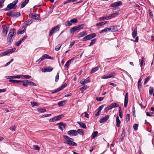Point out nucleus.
I'll return each mask as SVG.
<instances>
[{
  "instance_id": "1",
  "label": "nucleus",
  "mask_w": 154,
  "mask_h": 154,
  "mask_svg": "<svg viewBox=\"0 0 154 154\" xmlns=\"http://www.w3.org/2000/svg\"><path fill=\"white\" fill-rule=\"evenodd\" d=\"M16 34L15 29L14 28L10 29L7 38V43L9 45H11L12 43Z\"/></svg>"
},
{
  "instance_id": "2",
  "label": "nucleus",
  "mask_w": 154,
  "mask_h": 154,
  "mask_svg": "<svg viewBox=\"0 0 154 154\" xmlns=\"http://www.w3.org/2000/svg\"><path fill=\"white\" fill-rule=\"evenodd\" d=\"M64 138L66 140L65 142V143L68 144H77L75 143L73 141V140L72 138L69 137L67 136H64Z\"/></svg>"
},
{
  "instance_id": "3",
  "label": "nucleus",
  "mask_w": 154,
  "mask_h": 154,
  "mask_svg": "<svg viewBox=\"0 0 154 154\" xmlns=\"http://www.w3.org/2000/svg\"><path fill=\"white\" fill-rule=\"evenodd\" d=\"M84 26V24H82L80 25L75 26L70 29V32L72 33L77 30H79L80 29H82L83 28Z\"/></svg>"
},
{
  "instance_id": "4",
  "label": "nucleus",
  "mask_w": 154,
  "mask_h": 154,
  "mask_svg": "<svg viewBox=\"0 0 154 154\" xmlns=\"http://www.w3.org/2000/svg\"><path fill=\"white\" fill-rule=\"evenodd\" d=\"M16 50L15 48H12L9 49L7 51L2 53L0 54V56L2 57L6 56L9 54H11L15 51Z\"/></svg>"
},
{
  "instance_id": "5",
  "label": "nucleus",
  "mask_w": 154,
  "mask_h": 154,
  "mask_svg": "<svg viewBox=\"0 0 154 154\" xmlns=\"http://www.w3.org/2000/svg\"><path fill=\"white\" fill-rule=\"evenodd\" d=\"M96 36V34L94 33L91 34L83 38H82V41H85L90 40L95 37Z\"/></svg>"
},
{
  "instance_id": "6",
  "label": "nucleus",
  "mask_w": 154,
  "mask_h": 154,
  "mask_svg": "<svg viewBox=\"0 0 154 154\" xmlns=\"http://www.w3.org/2000/svg\"><path fill=\"white\" fill-rule=\"evenodd\" d=\"M60 26V25H58L55 27L53 28L52 29L50 32L49 36H51L53 34L56 32L57 31H59Z\"/></svg>"
},
{
  "instance_id": "7",
  "label": "nucleus",
  "mask_w": 154,
  "mask_h": 154,
  "mask_svg": "<svg viewBox=\"0 0 154 154\" xmlns=\"http://www.w3.org/2000/svg\"><path fill=\"white\" fill-rule=\"evenodd\" d=\"M9 27V25H3L2 26V28L3 29V32L4 34H5V35H6L7 33Z\"/></svg>"
},
{
  "instance_id": "8",
  "label": "nucleus",
  "mask_w": 154,
  "mask_h": 154,
  "mask_svg": "<svg viewBox=\"0 0 154 154\" xmlns=\"http://www.w3.org/2000/svg\"><path fill=\"white\" fill-rule=\"evenodd\" d=\"M67 134L70 136H76L77 135V131L75 130H69L67 132Z\"/></svg>"
},
{
  "instance_id": "9",
  "label": "nucleus",
  "mask_w": 154,
  "mask_h": 154,
  "mask_svg": "<svg viewBox=\"0 0 154 154\" xmlns=\"http://www.w3.org/2000/svg\"><path fill=\"white\" fill-rule=\"evenodd\" d=\"M46 59H53V57H52L50 56H49L47 54H44L42 55V57L40 58V62H41L43 60Z\"/></svg>"
},
{
  "instance_id": "10",
  "label": "nucleus",
  "mask_w": 154,
  "mask_h": 154,
  "mask_svg": "<svg viewBox=\"0 0 154 154\" xmlns=\"http://www.w3.org/2000/svg\"><path fill=\"white\" fill-rule=\"evenodd\" d=\"M90 82V81L88 79V77L86 79H83L80 82V83L82 85H85L87 83Z\"/></svg>"
},
{
  "instance_id": "11",
  "label": "nucleus",
  "mask_w": 154,
  "mask_h": 154,
  "mask_svg": "<svg viewBox=\"0 0 154 154\" xmlns=\"http://www.w3.org/2000/svg\"><path fill=\"white\" fill-rule=\"evenodd\" d=\"M122 5V2L120 1H118L114 3L111 4L110 7H117L119 6H120Z\"/></svg>"
},
{
  "instance_id": "12",
  "label": "nucleus",
  "mask_w": 154,
  "mask_h": 154,
  "mask_svg": "<svg viewBox=\"0 0 154 154\" xmlns=\"http://www.w3.org/2000/svg\"><path fill=\"white\" fill-rule=\"evenodd\" d=\"M56 125L59 126V128L62 131H63V128L64 129L66 125V124L61 122L57 123Z\"/></svg>"
},
{
  "instance_id": "13",
  "label": "nucleus",
  "mask_w": 154,
  "mask_h": 154,
  "mask_svg": "<svg viewBox=\"0 0 154 154\" xmlns=\"http://www.w3.org/2000/svg\"><path fill=\"white\" fill-rule=\"evenodd\" d=\"M128 93H126L125 96V98L124 106L125 108H126L127 106L128 103Z\"/></svg>"
},
{
  "instance_id": "14",
  "label": "nucleus",
  "mask_w": 154,
  "mask_h": 154,
  "mask_svg": "<svg viewBox=\"0 0 154 154\" xmlns=\"http://www.w3.org/2000/svg\"><path fill=\"white\" fill-rule=\"evenodd\" d=\"M109 116L107 115L105 116L102 118L100 120V123H102L106 121L109 118Z\"/></svg>"
},
{
  "instance_id": "15",
  "label": "nucleus",
  "mask_w": 154,
  "mask_h": 154,
  "mask_svg": "<svg viewBox=\"0 0 154 154\" xmlns=\"http://www.w3.org/2000/svg\"><path fill=\"white\" fill-rule=\"evenodd\" d=\"M15 6L13 5L12 3H10L7 6V7L5 9V10H9L10 9L14 8L15 9L16 8V7H15Z\"/></svg>"
},
{
  "instance_id": "16",
  "label": "nucleus",
  "mask_w": 154,
  "mask_h": 154,
  "mask_svg": "<svg viewBox=\"0 0 154 154\" xmlns=\"http://www.w3.org/2000/svg\"><path fill=\"white\" fill-rule=\"evenodd\" d=\"M38 16V14L36 13H30L29 15V17L32 19L38 18L37 17Z\"/></svg>"
},
{
  "instance_id": "17",
  "label": "nucleus",
  "mask_w": 154,
  "mask_h": 154,
  "mask_svg": "<svg viewBox=\"0 0 154 154\" xmlns=\"http://www.w3.org/2000/svg\"><path fill=\"white\" fill-rule=\"evenodd\" d=\"M104 105H102L100 106L98 109V111L96 113V114L95 115V116H99L100 115V113L101 112V110L104 107Z\"/></svg>"
},
{
  "instance_id": "18",
  "label": "nucleus",
  "mask_w": 154,
  "mask_h": 154,
  "mask_svg": "<svg viewBox=\"0 0 154 154\" xmlns=\"http://www.w3.org/2000/svg\"><path fill=\"white\" fill-rule=\"evenodd\" d=\"M28 81H29L28 80H25L23 81H21V82H22L23 83V86L25 87H27L29 85V82Z\"/></svg>"
},
{
  "instance_id": "19",
  "label": "nucleus",
  "mask_w": 154,
  "mask_h": 154,
  "mask_svg": "<svg viewBox=\"0 0 154 154\" xmlns=\"http://www.w3.org/2000/svg\"><path fill=\"white\" fill-rule=\"evenodd\" d=\"M117 26H112L109 28L110 29V31L111 32H115L118 30L117 28Z\"/></svg>"
},
{
  "instance_id": "20",
  "label": "nucleus",
  "mask_w": 154,
  "mask_h": 154,
  "mask_svg": "<svg viewBox=\"0 0 154 154\" xmlns=\"http://www.w3.org/2000/svg\"><path fill=\"white\" fill-rule=\"evenodd\" d=\"M77 123L80 125V126L83 128L86 129V125L82 122H77Z\"/></svg>"
},
{
  "instance_id": "21",
  "label": "nucleus",
  "mask_w": 154,
  "mask_h": 154,
  "mask_svg": "<svg viewBox=\"0 0 154 154\" xmlns=\"http://www.w3.org/2000/svg\"><path fill=\"white\" fill-rule=\"evenodd\" d=\"M114 107V106L113 105V104H111L110 105L106 108L105 109L106 111L107 112L109 110H110L112 108H113Z\"/></svg>"
},
{
  "instance_id": "22",
  "label": "nucleus",
  "mask_w": 154,
  "mask_h": 154,
  "mask_svg": "<svg viewBox=\"0 0 154 154\" xmlns=\"http://www.w3.org/2000/svg\"><path fill=\"white\" fill-rule=\"evenodd\" d=\"M137 30L136 28L134 29L132 33V36L133 38H134L137 35Z\"/></svg>"
},
{
  "instance_id": "23",
  "label": "nucleus",
  "mask_w": 154,
  "mask_h": 154,
  "mask_svg": "<svg viewBox=\"0 0 154 154\" xmlns=\"http://www.w3.org/2000/svg\"><path fill=\"white\" fill-rule=\"evenodd\" d=\"M99 67L97 66L94 68H92L91 70V72H90V74H92L94 73L96 71H97L99 69Z\"/></svg>"
},
{
  "instance_id": "24",
  "label": "nucleus",
  "mask_w": 154,
  "mask_h": 154,
  "mask_svg": "<svg viewBox=\"0 0 154 154\" xmlns=\"http://www.w3.org/2000/svg\"><path fill=\"white\" fill-rule=\"evenodd\" d=\"M21 78L22 79H29L31 77V76L29 75H21Z\"/></svg>"
},
{
  "instance_id": "25",
  "label": "nucleus",
  "mask_w": 154,
  "mask_h": 154,
  "mask_svg": "<svg viewBox=\"0 0 154 154\" xmlns=\"http://www.w3.org/2000/svg\"><path fill=\"white\" fill-rule=\"evenodd\" d=\"M116 125L117 127H119L120 126L121 123V121L119 119V117L118 116H117L116 117Z\"/></svg>"
},
{
  "instance_id": "26",
  "label": "nucleus",
  "mask_w": 154,
  "mask_h": 154,
  "mask_svg": "<svg viewBox=\"0 0 154 154\" xmlns=\"http://www.w3.org/2000/svg\"><path fill=\"white\" fill-rule=\"evenodd\" d=\"M110 29H109V28L106 27L104 29H102L100 31V33H103L105 32H110Z\"/></svg>"
},
{
  "instance_id": "27",
  "label": "nucleus",
  "mask_w": 154,
  "mask_h": 154,
  "mask_svg": "<svg viewBox=\"0 0 154 154\" xmlns=\"http://www.w3.org/2000/svg\"><path fill=\"white\" fill-rule=\"evenodd\" d=\"M108 23V21H104L99 23H97L96 24V26H102L106 24L107 23Z\"/></svg>"
},
{
  "instance_id": "28",
  "label": "nucleus",
  "mask_w": 154,
  "mask_h": 154,
  "mask_svg": "<svg viewBox=\"0 0 154 154\" xmlns=\"http://www.w3.org/2000/svg\"><path fill=\"white\" fill-rule=\"evenodd\" d=\"M86 34H87L85 32H81L78 34V37L79 38L83 37Z\"/></svg>"
},
{
  "instance_id": "29",
  "label": "nucleus",
  "mask_w": 154,
  "mask_h": 154,
  "mask_svg": "<svg viewBox=\"0 0 154 154\" xmlns=\"http://www.w3.org/2000/svg\"><path fill=\"white\" fill-rule=\"evenodd\" d=\"M98 134V132L95 131L91 135V137L92 139H94L96 137Z\"/></svg>"
},
{
  "instance_id": "30",
  "label": "nucleus",
  "mask_w": 154,
  "mask_h": 154,
  "mask_svg": "<svg viewBox=\"0 0 154 154\" xmlns=\"http://www.w3.org/2000/svg\"><path fill=\"white\" fill-rule=\"evenodd\" d=\"M77 134L78 133L81 135H84V133L83 132V130L81 129H78L77 131H76Z\"/></svg>"
},
{
  "instance_id": "31",
  "label": "nucleus",
  "mask_w": 154,
  "mask_h": 154,
  "mask_svg": "<svg viewBox=\"0 0 154 154\" xmlns=\"http://www.w3.org/2000/svg\"><path fill=\"white\" fill-rule=\"evenodd\" d=\"M88 88L87 86L84 85L80 88V90L82 91V92L83 93V91L85 90H86Z\"/></svg>"
},
{
  "instance_id": "32",
  "label": "nucleus",
  "mask_w": 154,
  "mask_h": 154,
  "mask_svg": "<svg viewBox=\"0 0 154 154\" xmlns=\"http://www.w3.org/2000/svg\"><path fill=\"white\" fill-rule=\"evenodd\" d=\"M9 82L14 83H18L19 82H21V81L10 79L9 80Z\"/></svg>"
},
{
  "instance_id": "33",
  "label": "nucleus",
  "mask_w": 154,
  "mask_h": 154,
  "mask_svg": "<svg viewBox=\"0 0 154 154\" xmlns=\"http://www.w3.org/2000/svg\"><path fill=\"white\" fill-rule=\"evenodd\" d=\"M110 16H111V18H113L116 17L117 15L119 14V13L118 12H116L112 14H110Z\"/></svg>"
},
{
  "instance_id": "34",
  "label": "nucleus",
  "mask_w": 154,
  "mask_h": 154,
  "mask_svg": "<svg viewBox=\"0 0 154 154\" xmlns=\"http://www.w3.org/2000/svg\"><path fill=\"white\" fill-rule=\"evenodd\" d=\"M97 40L96 38H94L91 41V42L90 43L89 46H91L93 45H94L96 42Z\"/></svg>"
},
{
  "instance_id": "35",
  "label": "nucleus",
  "mask_w": 154,
  "mask_h": 154,
  "mask_svg": "<svg viewBox=\"0 0 154 154\" xmlns=\"http://www.w3.org/2000/svg\"><path fill=\"white\" fill-rule=\"evenodd\" d=\"M32 22L30 20H28L25 22V24L26 26H27L29 25H30L32 23Z\"/></svg>"
},
{
  "instance_id": "36",
  "label": "nucleus",
  "mask_w": 154,
  "mask_h": 154,
  "mask_svg": "<svg viewBox=\"0 0 154 154\" xmlns=\"http://www.w3.org/2000/svg\"><path fill=\"white\" fill-rule=\"evenodd\" d=\"M65 25L66 26H71L72 24V23H71L70 21H69V20H67L66 21L65 23Z\"/></svg>"
},
{
  "instance_id": "37",
  "label": "nucleus",
  "mask_w": 154,
  "mask_h": 154,
  "mask_svg": "<svg viewBox=\"0 0 154 154\" xmlns=\"http://www.w3.org/2000/svg\"><path fill=\"white\" fill-rule=\"evenodd\" d=\"M119 115L121 118H122L123 117V115L122 113V108L121 107H119Z\"/></svg>"
},
{
  "instance_id": "38",
  "label": "nucleus",
  "mask_w": 154,
  "mask_h": 154,
  "mask_svg": "<svg viewBox=\"0 0 154 154\" xmlns=\"http://www.w3.org/2000/svg\"><path fill=\"white\" fill-rule=\"evenodd\" d=\"M71 23H75L78 22V20L76 18L72 19L70 20Z\"/></svg>"
},
{
  "instance_id": "39",
  "label": "nucleus",
  "mask_w": 154,
  "mask_h": 154,
  "mask_svg": "<svg viewBox=\"0 0 154 154\" xmlns=\"http://www.w3.org/2000/svg\"><path fill=\"white\" fill-rule=\"evenodd\" d=\"M64 116L63 115H60L59 116H55L56 120H58L60 119L61 118L63 117Z\"/></svg>"
},
{
  "instance_id": "40",
  "label": "nucleus",
  "mask_w": 154,
  "mask_h": 154,
  "mask_svg": "<svg viewBox=\"0 0 154 154\" xmlns=\"http://www.w3.org/2000/svg\"><path fill=\"white\" fill-rule=\"evenodd\" d=\"M66 102V100H62L59 102L58 103V105L59 106H63V104Z\"/></svg>"
},
{
  "instance_id": "41",
  "label": "nucleus",
  "mask_w": 154,
  "mask_h": 154,
  "mask_svg": "<svg viewBox=\"0 0 154 154\" xmlns=\"http://www.w3.org/2000/svg\"><path fill=\"white\" fill-rule=\"evenodd\" d=\"M61 91V89H60V88H58L56 89H55L54 90H53L52 91L51 94H53L56 93L58 91Z\"/></svg>"
},
{
  "instance_id": "42",
  "label": "nucleus",
  "mask_w": 154,
  "mask_h": 154,
  "mask_svg": "<svg viewBox=\"0 0 154 154\" xmlns=\"http://www.w3.org/2000/svg\"><path fill=\"white\" fill-rule=\"evenodd\" d=\"M38 111L41 113H44L46 111V110L45 109L42 108L38 109Z\"/></svg>"
},
{
  "instance_id": "43",
  "label": "nucleus",
  "mask_w": 154,
  "mask_h": 154,
  "mask_svg": "<svg viewBox=\"0 0 154 154\" xmlns=\"http://www.w3.org/2000/svg\"><path fill=\"white\" fill-rule=\"evenodd\" d=\"M31 103L32 107H33L35 106H38L39 105V103L36 102H31Z\"/></svg>"
},
{
  "instance_id": "44",
  "label": "nucleus",
  "mask_w": 154,
  "mask_h": 154,
  "mask_svg": "<svg viewBox=\"0 0 154 154\" xmlns=\"http://www.w3.org/2000/svg\"><path fill=\"white\" fill-rule=\"evenodd\" d=\"M116 73L115 72L111 73L109 74L108 75L109 77L110 76V78H114V76L116 75Z\"/></svg>"
},
{
  "instance_id": "45",
  "label": "nucleus",
  "mask_w": 154,
  "mask_h": 154,
  "mask_svg": "<svg viewBox=\"0 0 154 154\" xmlns=\"http://www.w3.org/2000/svg\"><path fill=\"white\" fill-rule=\"evenodd\" d=\"M130 115L129 114H127L125 117V120L127 122H128L130 120Z\"/></svg>"
},
{
  "instance_id": "46",
  "label": "nucleus",
  "mask_w": 154,
  "mask_h": 154,
  "mask_svg": "<svg viewBox=\"0 0 154 154\" xmlns=\"http://www.w3.org/2000/svg\"><path fill=\"white\" fill-rule=\"evenodd\" d=\"M33 148L36 150H39L40 149V147L37 145H33Z\"/></svg>"
},
{
  "instance_id": "47",
  "label": "nucleus",
  "mask_w": 154,
  "mask_h": 154,
  "mask_svg": "<svg viewBox=\"0 0 154 154\" xmlns=\"http://www.w3.org/2000/svg\"><path fill=\"white\" fill-rule=\"evenodd\" d=\"M61 46V44H59L58 45L55 47V50H56L57 51H59L60 49Z\"/></svg>"
},
{
  "instance_id": "48",
  "label": "nucleus",
  "mask_w": 154,
  "mask_h": 154,
  "mask_svg": "<svg viewBox=\"0 0 154 154\" xmlns=\"http://www.w3.org/2000/svg\"><path fill=\"white\" fill-rule=\"evenodd\" d=\"M150 78L149 76L146 78L145 79V81L144 83V84L145 85L147 83V82L149 80Z\"/></svg>"
},
{
  "instance_id": "49",
  "label": "nucleus",
  "mask_w": 154,
  "mask_h": 154,
  "mask_svg": "<svg viewBox=\"0 0 154 154\" xmlns=\"http://www.w3.org/2000/svg\"><path fill=\"white\" fill-rule=\"evenodd\" d=\"M71 64L70 60H68L66 63L65 65V67H67Z\"/></svg>"
},
{
  "instance_id": "50",
  "label": "nucleus",
  "mask_w": 154,
  "mask_h": 154,
  "mask_svg": "<svg viewBox=\"0 0 154 154\" xmlns=\"http://www.w3.org/2000/svg\"><path fill=\"white\" fill-rule=\"evenodd\" d=\"M59 72H58L55 76V81L56 82H57L59 79Z\"/></svg>"
},
{
  "instance_id": "51",
  "label": "nucleus",
  "mask_w": 154,
  "mask_h": 154,
  "mask_svg": "<svg viewBox=\"0 0 154 154\" xmlns=\"http://www.w3.org/2000/svg\"><path fill=\"white\" fill-rule=\"evenodd\" d=\"M14 17H19L20 15V12H17L16 13H15L14 12Z\"/></svg>"
},
{
  "instance_id": "52",
  "label": "nucleus",
  "mask_w": 154,
  "mask_h": 154,
  "mask_svg": "<svg viewBox=\"0 0 154 154\" xmlns=\"http://www.w3.org/2000/svg\"><path fill=\"white\" fill-rule=\"evenodd\" d=\"M47 72H51L52 71L53 69V68L51 66H48L47 67Z\"/></svg>"
},
{
  "instance_id": "53",
  "label": "nucleus",
  "mask_w": 154,
  "mask_h": 154,
  "mask_svg": "<svg viewBox=\"0 0 154 154\" xmlns=\"http://www.w3.org/2000/svg\"><path fill=\"white\" fill-rule=\"evenodd\" d=\"M22 42L20 39L19 41H17L15 45L17 46H19L20 45Z\"/></svg>"
},
{
  "instance_id": "54",
  "label": "nucleus",
  "mask_w": 154,
  "mask_h": 154,
  "mask_svg": "<svg viewBox=\"0 0 154 154\" xmlns=\"http://www.w3.org/2000/svg\"><path fill=\"white\" fill-rule=\"evenodd\" d=\"M153 91V88L152 87H150L149 89V94L150 95L152 94Z\"/></svg>"
},
{
  "instance_id": "55",
  "label": "nucleus",
  "mask_w": 154,
  "mask_h": 154,
  "mask_svg": "<svg viewBox=\"0 0 154 154\" xmlns=\"http://www.w3.org/2000/svg\"><path fill=\"white\" fill-rule=\"evenodd\" d=\"M67 86V84L66 83H64L63 85H62L60 87H59L61 89V90H62L64 88Z\"/></svg>"
},
{
  "instance_id": "56",
  "label": "nucleus",
  "mask_w": 154,
  "mask_h": 154,
  "mask_svg": "<svg viewBox=\"0 0 154 154\" xmlns=\"http://www.w3.org/2000/svg\"><path fill=\"white\" fill-rule=\"evenodd\" d=\"M138 125L137 124H134L133 125V128L134 129V130H137L138 127Z\"/></svg>"
},
{
  "instance_id": "57",
  "label": "nucleus",
  "mask_w": 154,
  "mask_h": 154,
  "mask_svg": "<svg viewBox=\"0 0 154 154\" xmlns=\"http://www.w3.org/2000/svg\"><path fill=\"white\" fill-rule=\"evenodd\" d=\"M104 99V97H97L96 99V100L98 101H102Z\"/></svg>"
},
{
  "instance_id": "58",
  "label": "nucleus",
  "mask_w": 154,
  "mask_h": 154,
  "mask_svg": "<svg viewBox=\"0 0 154 154\" xmlns=\"http://www.w3.org/2000/svg\"><path fill=\"white\" fill-rule=\"evenodd\" d=\"M29 82V85H31L32 86H36V85L34 83L32 82L31 81H30L29 80V81H28Z\"/></svg>"
},
{
  "instance_id": "59",
  "label": "nucleus",
  "mask_w": 154,
  "mask_h": 154,
  "mask_svg": "<svg viewBox=\"0 0 154 154\" xmlns=\"http://www.w3.org/2000/svg\"><path fill=\"white\" fill-rule=\"evenodd\" d=\"M75 43V41H73V42H72L70 43V44L69 45V48H71L74 45Z\"/></svg>"
},
{
  "instance_id": "60",
  "label": "nucleus",
  "mask_w": 154,
  "mask_h": 154,
  "mask_svg": "<svg viewBox=\"0 0 154 154\" xmlns=\"http://www.w3.org/2000/svg\"><path fill=\"white\" fill-rule=\"evenodd\" d=\"M112 104H113V105L114 106L113 108L115 107H118L119 106V104L116 103H112Z\"/></svg>"
},
{
  "instance_id": "61",
  "label": "nucleus",
  "mask_w": 154,
  "mask_h": 154,
  "mask_svg": "<svg viewBox=\"0 0 154 154\" xmlns=\"http://www.w3.org/2000/svg\"><path fill=\"white\" fill-rule=\"evenodd\" d=\"M132 112H133V116L134 117H136V116H135V109L134 107V106H133V107Z\"/></svg>"
},
{
  "instance_id": "62",
  "label": "nucleus",
  "mask_w": 154,
  "mask_h": 154,
  "mask_svg": "<svg viewBox=\"0 0 154 154\" xmlns=\"http://www.w3.org/2000/svg\"><path fill=\"white\" fill-rule=\"evenodd\" d=\"M25 31V29H24L23 30H21V31H18L17 32V34H22L24 33Z\"/></svg>"
},
{
  "instance_id": "63",
  "label": "nucleus",
  "mask_w": 154,
  "mask_h": 154,
  "mask_svg": "<svg viewBox=\"0 0 154 154\" xmlns=\"http://www.w3.org/2000/svg\"><path fill=\"white\" fill-rule=\"evenodd\" d=\"M16 127L15 126H13L12 127H11L9 129L11 131H14L15 130Z\"/></svg>"
},
{
  "instance_id": "64",
  "label": "nucleus",
  "mask_w": 154,
  "mask_h": 154,
  "mask_svg": "<svg viewBox=\"0 0 154 154\" xmlns=\"http://www.w3.org/2000/svg\"><path fill=\"white\" fill-rule=\"evenodd\" d=\"M26 4L24 2H23L21 4V8H24L26 5Z\"/></svg>"
}]
</instances>
